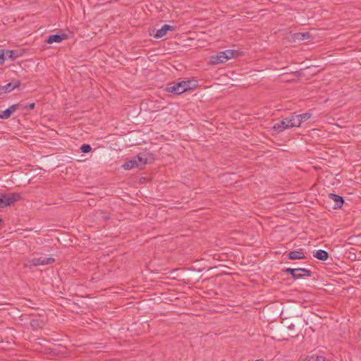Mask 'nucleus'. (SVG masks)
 Here are the masks:
<instances>
[{
	"mask_svg": "<svg viewBox=\"0 0 361 361\" xmlns=\"http://www.w3.org/2000/svg\"><path fill=\"white\" fill-rule=\"evenodd\" d=\"M358 336H359L360 338H361V330L359 331Z\"/></svg>",
	"mask_w": 361,
	"mask_h": 361,
	"instance_id": "nucleus-22",
	"label": "nucleus"
},
{
	"mask_svg": "<svg viewBox=\"0 0 361 361\" xmlns=\"http://www.w3.org/2000/svg\"><path fill=\"white\" fill-rule=\"evenodd\" d=\"M55 259L51 257L42 256L28 259L25 262L26 267H37L41 265H47L54 262Z\"/></svg>",
	"mask_w": 361,
	"mask_h": 361,
	"instance_id": "nucleus-5",
	"label": "nucleus"
},
{
	"mask_svg": "<svg viewBox=\"0 0 361 361\" xmlns=\"http://www.w3.org/2000/svg\"><path fill=\"white\" fill-rule=\"evenodd\" d=\"M175 30L173 26L169 25H164L160 29L156 31V33L153 35L155 38H161L164 37L168 31H173Z\"/></svg>",
	"mask_w": 361,
	"mask_h": 361,
	"instance_id": "nucleus-9",
	"label": "nucleus"
},
{
	"mask_svg": "<svg viewBox=\"0 0 361 361\" xmlns=\"http://www.w3.org/2000/svg\"><path fill=\"white\" fill-rule=\"evenodd\" d=\"M4 61V54L0 51V64L3 63Z\"/></svg>",
	"mask_w": 361,
	"mask_h": 361,
	"instance_id": "nucleus-21",
	"label": "nucleus"
},
{
	"mask_svg": "<svg viewBox=\"0 0 361 361\" xmlns=\"http://www.w3.org/2000/svg\"><path fill=\"white\" fill-rule=\"evenodd\" d=\"M190 89V81H181L167 87L166 90L176 94H180Z\"/></svg>",
	"mask_w": 361,
	"mask_h": 361,
	"instance_id": "nucleus-4",
	"label": "nucleus"
},
{
	"mask_svg": "<svg viewBox=\"0 0 361 361\" xmlns=\"http://www.w3.org/2000/svg\"><path fill=\"white\" fill-rule=\"evenodd\" d=\"M285 271L286 273L290 274L293 276V278L294 277V274H295V273H297V272H303V273H306V274H309L307 271V269H305V268H296V269L287 268V269H286Z\"/></svg>",
	"mask_w": 361,
	"mask_h": 361,
	"instance_id": "nucleus-16",
	"label": "nucleus"
},
{
	"mask_svg": "<svg viewBox=\"0 0 361 361\" xmlns=\"http://www.w3.org/2000/svg\"><path fill=\"white\" fill-rule=\"evenodd\" d=\"M295 120H296V118H293V116L285 118L281 121L275 123L273 126V130L278 133H281L290 128L298 127L299 123H296V121Z\"/></svg>",
	"mask_w": 361,
	"mask_h": 361,
	"instance_id": "nucleus-3",
	"label": "nucleus"
},
{
	"mask_svg": "<svg viewBox=\"0 0 361 361\" xmlns=\"http://www.w3.org/2000/svg\"><path fill=\"white\" fill-rule=\"evenodd\" d=\"M19 199L20 195L17 193L0 195V208L10 206Z\"/></svg>",
	"mask_w": 361,
	"mask_h": 361,
	"instance_id": "nucleus-6",
	"label": "nucleus"
},
{
	"mask_svg": "<svg viewBox=\"0 0 361 361\" xmlns=\"http://www.w3.org/2000/svg\"><path fill=\"white\" fill-rule=\"evenodd\" d=\"M64 39V37L60 35H58V34H54V35H51L50 36H49V37L47 38V42L48 44H52L54 42H61L63 39Z\"/></svg>",
	"mask_w": 361,
	"mask_h": 361,
	"instance_id": "nucleus-15",
	"label": "nucleus"
},
{
	"mask_svg": "<svg viewBox=\"0 0 361 361\" xmlns=\"http://www.w3.org/2000/svg\"><path fill=\"white\" fill-rule=\"evenodd\" d=\"M293 41H304L310 38L309 32H298L292 36Z\"/></svg>",
	"mask_w": 361,
	"mask_h": 361,
	"instance_id": "nucleus-11",
	"label": "nucleus"
},
{
	"mask_svg": "<svg viewBox=\"0 0 361 361\" xmlns=\"http://www.w3.org/2000/svg\"><path fill=\"white\" fill-rule=\"evenodd\" d=\"M305 257V254L301 250L293 251L288 254V259H302Z\"/></svg>",
	"mask_w": 361,
	"mask_h": 361,
	"instance_id": "nucleus-13",
	"label": "nucleus"
},
{
	"mask_svg": "<svg viewBox=\"0 0 361 361\" xmlns=\"http://www.w3.org/2000/svg\"><path fill=\"white\" fill-rule=\"evenodd\" d=\"M35 103H30L29 105L25 106V109H33L35 108Z\"/></svg>",
	"mask_w": 361,
	"mask_h": 361,
	"instance_id": "nucleus-20",
	"label": "nucleus"
},
{
	"mask_svg": "<svg viewBox=\"0 0 361 361\" xmlns=\"http://www.w3.org/2000/svg\"><path fill=\"white\" fill-rule=\"evenodd\" d=\"M311 361H325V357L324 356H314L312 355L310 358Z\"/></svg>",
	"mask_w": 361,
	"mask_h": 361,
	"instance_id": "nucleus-19",
	"label": "nucleus"
},
{
	"mask_svg": "<svg viewBox=\"0 0 361 361\" xmlns=\"http://www.w3.org/2000/svg\"><path fill=\"white\" fill-rule=\"evenodd\" d=\"M20 104H14L10 106L8 109L4 111H0V118L1 119H7L13 113H14L18 108L20 106Z\"/></svg>",
	"mask_w": 361,
	"mask_h": 361,
	"instance_id": "nucleus-8",
	"label": "nucleus"
},
{
	"mask_svg": "<svg viewBox=\"0 0 361 361\" xmlns=\"http://www.w3.org/2000/svg\"><path fill=\"white\" fill-rule=\"evenodd\" d=\"M311 117V114L310 113H305L299 115H295L293 116V118H296V123H298V127L300 126L302 123L307 121Z\"/></svg>",
	"mask_w": 361,
	"mask_h": 361,
	"instance_id": "nucleus-12",
	"label": "nucleus"
},
{
	"mask_svg": "<svg viewBox=\"0 0 361 361\" xmlns=\"http://www.w3.org/2000/svg\"><path fill=\"white\" fill-rule=\"evenodd\" d=\"M153 159L152 154L149 152H142L132 157L123 165L125 170H130L135 167L143 166Z\"/></svg>",
	"mask_w": 361,
	"mask_h": 361,
	"instance_id": "nucleus-1",
	"label": "nucleus"
},
{
	"mask_svg": "<svg viewBox=\"0 0 361 361\" xmlns=\"http://www.w3.org/2000/svg\"><path fill=\"white\" fill-rule=\"evenodd\" d=\"M20 85V82L19 80H15L5 85H0V94L11 92L16 88L18 87Z\"/></svg>",
	"mask_w": 361,
	"mask_h": 361,
	"instance_id": "nucleus-7",
	"label": "nucleus"
},
{
	"mask_svg": "<svg viewBox=\"0 0 361 361\" xmlns=\"http://www.w3.org/2000/svg\"><path fill=\"white\" fill-rule=\"evenodd\" d=\"M91 146L87 144H83L80 147V150L82 153H88L91 151Z\"/></svg>",
	"mask_w": 361,
	"mask_h": 361,
	"instance_id": "nucleus-18",
	"label": "nucleus"
},
{
	"mask_svg": "<svg viewBox=\"0 0 361 361\" xmlns=\"http://www.w3.org/2000/svg\"><path fill=\"white\" fill-rule=\"evenodd\" d=\"M313 256L322 261H326L329 258V253L324 250H318L314 254Z\"/></svg>",
	"mask_w": 361,
	"mask_h": 361,
	"instance_id": "nucleus-14",
	"label": "nucleus"
},
{
	"mask_svg": "<svg viewBox=\"0 0 361 361\" xmlns=\"http://www.w3.org/2000/svg\"><path fill=\"white\" fill-rule=\"evenodd\" d=\"M255 361H263V360L259 359V360H256Z\"/></svg>",
	"mask_w": 361,
	"mask_h": 361,
	"instance_id": "nucleus-23",
	"label": "nucleus"
},
{
	"mask_svg": "<svg viewBox=\"0 0 361 361\" xmlns=\"http://www.w3.org/2000/svg\"><path fill=\"white\" fill-rule=\"evenodd\" d=\"M237 54L238 52L232 49H227L225 51H219L216 55L211 57L210 62L212 64L224 63L228 60L235 57Z\"/></svg>",
	"mask_w": 361,
	"mask_h": 361,
	"instance_id": "nucleus-2",
	"label": "nucleus"
},
{
	"mask_svg": "<svg viewBox=\"0 0 361 361\" xmlns=\"http://www.w3.org/2000/svg\"><path fill=\"white\" fill-rule=\"evenodd\" d=\"M330 198L334 202V209H338L341 208L343 204V199L341 196H339L336 194H331Z\"/></svg>",
	"mask_w": 361,
	"mask_h": 361,
	"instance_id": "nucleus-10",
	"label": "nucleus"
},
{
	"mask_svg": "<svg viewBox=\"0 0 361 361\" xmlns=\"http://www.w3.org/2000/svg\"><path fill=\"white\" fill-rule=\"evenodd\" d=\"M307 271L309 274H306V273H303V272H297V273H295V274H294L293 279H301V278H302L304 276H307V277L311 276V275H312L311 271L309 270V269H307Z\"/></svg>",
	"mask_w": 361,
	"mask_h": 361,
	"instance_id": "nucleus-17",
	"label": "nucleus"
}]
</instances>
